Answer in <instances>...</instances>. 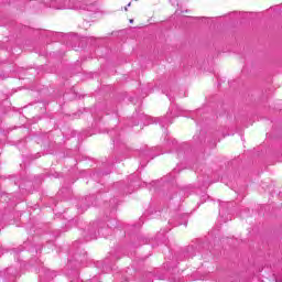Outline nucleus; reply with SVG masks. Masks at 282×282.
<instances>
[{"label": "nucleus", "instance_id": "nucleus-1", "mask_svg": "<svg viewBox=\"0 0 282 282\" xmlns=\"http://www.w3.org/2000/svg\"><path fill=\"white\" fill-rule=\"evenodd\" d=\"M129 23H133V18H129Z\"/></svg>", "mask_w": 282, "mask_h": 282}, {"label": "nucleus", "instance_id": "nucleus-2", "mask_svg": "<svg viewBox=\"0 0 282 282\" xmlns=\"http://www.w3.org/2000/svg\"><path fill=\"white\" fill-rule=\"evenodd\" d=\"M131 6H132V2H130V3L128 4V8H131Z\"/></svg>", "mask_w": 282, "mask_h": 282}]
</instances>
